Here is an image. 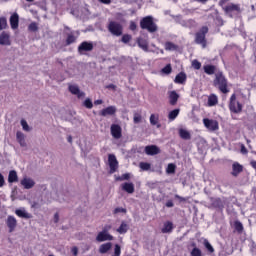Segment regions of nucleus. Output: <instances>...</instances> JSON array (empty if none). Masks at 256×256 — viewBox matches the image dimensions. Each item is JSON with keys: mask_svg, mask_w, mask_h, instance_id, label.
Returning <instances> with one entry per match:
<instances>
[{"mask_svg": "<svg viewBox=\"0 0 256 256\" xmlns=\"http://www.w3.org/2000/svg\"><path fill=\"white\" fill-rule=\"evenodd\" d=\"M54 223H59V212H56L53 217Z\"/></svg>", "mask_w": 256, "mask_h": 256, "instance_id": "864d4df0", "label": "nucleus"}, {"mask_svg": "<svg viewBox=\"0 0 256 256\" xmlns=\"http://www.w3.org/2000/svg\"><path fill=\"white\" fill-rule=\"evenodd\" d=\"M102 104H103V100L94 101V105H102Z\"/></svg>", "mask_w": 256, "mask_h": 256, "instance_id": "e2e57ef3", "label": "nucleus"}, {"mask_svg": "<svg viewBox=\"0 0 256 256\" xmlns=\"http://www.w3.org/2000/svg\"><path fill=\"white\" fill-rule=\"evenodd\" d=\"M224 9L225 13H227L229 17H235V15H239V13H241V8L237 4H229Z\"/></svg>", "mask_w": 256, "mask_h": 256, "instance_id": "0eeeda50", "label": "nucleus"}, {"mask_svg": "<svg viewBox=\"0 0 256 256\" xmlns=\"http://www.w3.org/2000/svg\"><path fill=\"white\" fill-rule=\"evenodd\" d=\"M175 197H176V199H179L180 201H186L185 198H183V197H181L179 195H176Z\"/></svg>", "mask_w": 256, "mask_h": 256, "instance_id": "338daca9", "label": "nucleus"}, {"mask_svg": "<svg viewBox=\"0 0 256 256\" xmlns=\"http://www.w3.org/2000/svg\"><path fill=\"white\" fill-rule=\"evenodd\" d=\"M186 79L187 76L185 75V73H179L175 78V83L183 84L185 83Z\"/></svg>", "mask_w": 256, "mask_h": 256, "instance_id": "473e14b6", "label": "nucleus"}, {"mask_svg": "<svg viewBox=\"0 0 256 256\" xmlns=\"http://www.w3.org/2000/svg\"><path fill=\"white\" fill-rule=\"evenodd\" d=\"M77 37H79V33L69 34L66 39V45H71L72 43H75V41H77Z\"/></svg>", "mask_w": 256, "mask_h": 256, "instance_id": "c756f323", "label": "nucleus"}, {"mask_svg": "<svg viewBox=\"0 0 256 256\" xmlns=\"http://www.w3.org/2000/svg\"><path fill=\"white\" fill-rule=\"evenodd\" d=\"M108 30L115 37H121L123 35V26L119 22L111 21L108 25Z\"/></svg>", "mask_w": 256, "mask_h": 256, "instance_id": "20e7f679", "label": "nucleus"}, {"mask_svg": "<svg viewBox=\"0 0 256 256\" xmlns=\"http://www.w3.org/2000/svg\"><path fill=\"white\" fill-rule=\"evenodd\" d=\"M217 103H219V98L217 97V95L211 94L208 97V106L209 107H215V105H217Z\"/></svg>", "mask_w": 256, "mask_h": 256, "instance_id": "cd10ccee", "label": "nucleus"}, {"mask_svg": "<svg viewBox=\"0 0 256 256\" xmlns=\"http://www.w3.org/2000/svg\"><path fill=\"white\" fill-rule=\"evenodd\" d=\"M139 167L142 171H149V169H151V164L147 162H140Z\"/></svg>", "mask_w": 256, "mask_h": 256, "instance_id": "58836bf2", "label": "nucleus"}, {"mask_svg": "<svg viewBox=\"0 0 256 256\" xmlns=\"http://www.w3.org/2000/svg\"><path fill=\"white\" fill-rule=\"evenodd\" d=\"M214 85L218 87L222 93H229V89H227V79H225L222 73L216 74Z\"/></svg>", "mask_w": 256, "mask_h": 256, "instance_id": "f03ea898", "label": "nucleus"}, {"mask_svg": "<svg viewBox=\"0 0 256 256\" xmlns=\"http://www.w3.org/2000/svg\"><path fill=\"white\" fill-rule=\"evenodd\" d=\"M177 169V166L173 163L168 164L166 168V173L168 175H173L175 173V170Z\"/></svg>", "mask_w": 256, "mask_h": 256, "instance_id": "f704fd0d", "label": "nucleus"}, {"mask_svg": "<svg viewBox=\"0 0 256 256\" xmlns=\"http://www.w3.org/2000/svg\"><path fill=\"white\" fill-rule=\"evenodd\" d=\"M162 73H166V75H169V73H171V64L166 65V66L162 69Z\"/></svg>", "mask_w": 256, "mask_h": 256, "instance_id": "de8ad7c7", "label": "nucleus"}, {"mask_svg": "<svg viewBox=\"0 0 256 256\" xmlns=\"http://www.w3.org/2000/svg\"><path fill=\"white\" fill-rule=\"evenodd\" d=\"M117 233H120V235H124V233H127L129 231V225L126 224V222H122L120 227L116 229Z\"/></svg>", "mask_w": 256, "mask_h": 256, "instance_id": "7c9ffc66", "label": "nucleus"}, {"mask_svg": "<svg viewBox=\"0 0 256 256\" xmlns=\"http://www.w3.org/2000/svg\"><path fill=\"white\" fill-rule=\"evenodd\" d=\"M107 88H108V89H115V85L110 84V85L107 86Z\"/></svg>", "mask_w": 256, "mask_h": 256, "instance_id": "774afa93", "label": "nucleus"}, {"mask_svg": "<svg viewBox=\"0 0 256 256\" xmlns=\"http://www.w3.org/2000/svg\"><path fill=\"white\" fill-rule=\"evenodd\" d=\"M102 231H106V233H109V231H111V225H106Z\"/></svg>", "mask_w": 256, "mask_h": 256, "instance_id": "4d7b16f0", "label": "nucleus"}, {"mask_svg": "<svg viewBox=\"0 0 256 256\" xmlns=\"http://www.w3.org/2000/svg\"><path fill=\"white\" fill-rule=\"evenodd\" d=\"M241 153H243L244 155L247 153V148H245L244 145L241 146Z\"/></svg>", "mask_w": 256, "mask_h": 256, "instance_id": "052dcab7", "label": "nucleus"}, {"mask_svg": "<svg viewBox=\"0 0 256 256\" xmlns=\"http://www.w3.org/2000/svg\"><path fill=\"white\" fill-rule=\"evenodd\" d=\"M204 246L210 253H214L215 249H213V246L211 245V243H209V241L205 240Z\"/></svg>", "mask_w": 256, "mask_h": 256, "instance_id": "a19ab883", "label": "nucleus"}, {"mask_svg": "<svg viewBox=\"0 0 256 256\" xmlns=\"http://www.w3.org/2000/svg\"><path fill=\"white\" fill-rule=\"evenodd\" d=\"M130 29H131V31H135L137 29V24H135V22H131Z\"/></svg>", "mask_w": 256, "mask_h": 256, "instance_id": "5fc2aeb1", "label": "nucleus"}, {"mask_svg": "<svg viewBox=\"0 0 256 256\" xmlns=\"http://www.w3.org/2000/svg\"><path fill=\"white\" fill-rule=\"evenodd\" d=\"M108 163L110 167V173H115L117 171V167H119V162L117 161V157L115 155L110 154L108 156Z\"/></svg>", "mask_w": 256, "mask_h": 256, "instance_id": "9d476101", "label": "nucleus"}, {"mask_svg": "<svg viewBox=\"0 0 256 256\" xmlns=\"http://www.w3.org/2000/svg\"><path fill=\"white\" fill-rule=\"evenodd\" d=\"M16 141H18L20 147H27V142L25 141V134H23V132L16 133Z\"/></svg>", "mask_w": 256, "mask_h": 256, "instance_id": "412c9836", "label": "nucleus"}, {"mask_svg": "<svg viewBox=\"0 0 256 256\" xmlns=\"http://www.w3.org/2000/svg\"><path fill=\"white\" fill-rule=\"evenodd\" d=\"M100 3H104V5H109L111 3V0H99Z\"/></svg>", "mask_w": 256, "mask_h": 256, "instance_id": "bf43d9fd", "label": "nucleus"}, {"mask_svg": "<svg viewBox=\"0 0 256 256\" xmlns=\"http://www.w3.org/2000/svg\"><path fill=\"white\" fill-rule=\"evenodd\" d=\"M168 97L170 105H177V101H179V95L175 91L168 92Z\"/></svg>", "mask_w": 256, "mask_h": 256, "instance_id": "aec40b11", "label": "nucleus"}, {"mask_svg": "<svg viewBox=\"0 0 256 256\" xmlns=\"http://www.w3.org/2000/svg\"><path fill=\"white\" fill-rule=\"evenodd\" d=\"M137 44L142 49L143 51H149V42H147L146 39L143 38H138L137 39Z\"/></svg>", "mask_w": 256, "mask_h": 256, "instance_id": "b1692460", "label": "nucleus"}, {"mask_svg": "<svg viewBox=\"0 0 256 256\" xmlns=\"http://www.w3.org/2000/svg\"><path fill=\"white\" fill-rule=\"evenodd\" d=\"M146 155H159L161 153V149L157 145H149L145 147Z\"/></svg>", "mask_w": 256, "mask_h": 256, "instance_id": "ddd939ff", "label": "nucleus"}, {"mask_svg": "<svg viewBox=\"0 0 256 256\" xmlns=\"http://www.w3.org/2000/svg\"><path fill=\"white\" fill-rule=\"evenodd\" d=\"M94 45L93 42H82L78 47V52L80 54L85 53V51H91L93 49Z\"/></svg>", "mask_w": 256, "mask_h": 256, "instance_id": "2eb2a0df", "label": "nucleus"}, {"mask_svg": "<svg viewBox=\"0 0 256 256\" xmlns=\"http://www.w3.org/2000/svg\"><path fill=\"white\" fill-rule=\"evenodd\" d=\"M10 25H11L12 29H18V27H19V14L14 13L10 17Z\"/></svg>", "mask_w": 256, "mask_h": 256, "instance_id": "a211bd4d", "label": "nucleus"}, {"mask_svg": "<svg viewBox=\"0 0 256 256\" xmlns=\"http://www.w3.org/2000/svg\"><path fill=\"white\" fill-rule=\"evenodd\" d=\"M150 125L156 126L157 129H161V123H159V114L150 115Z\"/></svg>", "mask_w": 256, "mask_h": 256, "instance_id": "4be33fe9", "label": "nucleus"}, {"mask_svg": "<svg viewBox=\"0 0 256 256\" xmlns=\"http://www.w3.org/2000/svg\"><path fill=\"white\" fill-rule=\"evenodd\" d=\"M56 195H57V193L52 194L53 199H55L56 201H62L61 198L59 196H56Z\"/></svg>", "mask_w": 256, "mask_h": 256, "instance_id": "13d9d810", "label": "nucleus"}, {"mask_svg": "<svg viewBox=\"0 0 256 256\" xmlns=\"http://www.w3.org/2000/svg\"><path fill=\"white\" fill-rule=\"evenodd\" d=\"M122 189L129 194L135 193V185H133V183L126 182L122 184Z\"/></svg>", "mask_w": 256, "mask_h": 256, "instance_id": "393cba45", "label": "nucleus"}, {"mask_svg": "<svg viewBox=\"0 0 256 256\" xmlns=\"http://www.w3.org/2000/svg\"><path fill=\"white\" fill-rule=\"evenodd\" d=\"M19 181V176L17 171L11 170L8 175V183H17Z\"/></svg>", "mask_w": 256, "mask_h": 256, "instance_id": "bb28decb", "label": "nucleus"}, {"mask_svg": "<svg viewBox=\"0 0 256 256\" xmlns=\"http://www.w3.org/2000/svg\"><path fill=\"white\" fill-rule=\"evenodd\" d=\"M207 33H209V28H207V26H204L196 34L195 41H196V43H198V45H202L203 49H205L207 47V40H205V35H207Z\"/></svg>", "mask_w": 256, "mask_h": 256, "instance_id": "7ed1b4c3", "label": "nucleus"}, {"mask_svg": "<svg viewBox=\"0 0 256 256\" xmlns=\"http://www.w3.org/2000/svg\"><path fill=\"white\" fill-rule=\"evenodd\" d=\"M204 72L207 73V75H213L215 73V66L213 65L204 66Z\"/></svg>", "mask_w": 256, "mask_h": 256, "instance_id": "c9c22d12", "label": "nucleus"}, {"mask_svg": "<svg viewBox=\"0 0 256 256\" xmlns=\"http://www.w3.org/2000/svg\"><path fill=\"white\" fill-rule=\"evenodd\" d=\"M192 256H201V250L199 248H194L191 252Z\"/></svg>", "mask_w": 256, "mask_h": 256, "instance_id": "09e8293b", "label": "nucleus"}, {"mask_svg": "<svg viewBox=\"0 0 256 256\" xmlns=\"http://www.w3.org/2000/svg\"><path fill=\"white\" fill-rule=\"evenodd\" d=\"M0 45H11V36L7 32L0 34Z\"/></svg>", "mask_w": 256, "mask_h": 256, "instance_id": "f3484780", "label": "nucleus"}, {"mask_svg": "<svg viewBox=\"0 0 256 256\" xmlns=\"http://www.w3.org/2000/svg\"><path fill=\"white\" fill-rule=\"evenodd\" d=\"M21 125L24 131H31V128H29V124H27V121L21 120Z\"/></svg>", "mask_w": 256, "mask_h": 256, "instance_id": "c03bdc74", "label": "nucleus"}, {"mask_svg": "<svg viewBox=\"0 0 256 256\" xmlns=\"http://www.w3.org/2000/svg\"><path fill=\"white\" fill-rule=\"evenodd\" d=\"M250 164H251V167H253V169H256V161L255 160H252L250 162Z\"/></svg>", "mask_w": 256, "mask_h": 256, "instance_id": "0e129e2a", "label": "nucleus"}, {"mask_svg": "<svg viewBox=\"0 0 256 256\" xmlns=\"http://www.w3.org/2000/svg\"><path fill=\"white\" fill-rule=\"evenodd\" d=\"M192 67L199 70L201 69V62L197 61V60H193L192 61Z\"/></svg>", "mask_w": 256, "mask_h": 256, "instance_id": "a18cd8bd", "label": "nucleus"}, {"mask_svg": "<svg viewBox=\"0 0 256 256\" xmlns=\"http://www.w3.org/2000/svg\"><path fill=\"white\" fill-rule=\"evenodd\" d=\"M3 185H5V177H3V176L0 174V187H3Z\"/></svg>", "mask_w": 256, "mask_h": 256, "instance_id": "6e6d98bb", "label": "nucleus"}, {"mask_svg": "<svg viewBox=\"0 0 256 256\" xmlns=\"http://www.w3.org/2000/svg\"><path fill=\"white\" fill-rule=\"evenodd\" d=\"M171 231H173V223L166 222L162 229V233H171Z\"/></svg>", "mask_w": 256, "mask_h": 256, "instance_id": "72a5a7b5", "label": "nucleus"}, {"mask_svg": "<svg viewBox=\"0 0 256 256\" xmlns=\"http://www.w3.org/2000/svg\"><path fill=\"white\" fill-rule=\"evenodd\" d=\"M166 51H175L177 49V46L173 44L172 42H166L164 45Z\"/></svg>", "mask_w": 256, "mask_h": 256, "instance_id": "4c0bfd02", "label": "nucleus"}, {"mask_svg": "<svg viewBox=\"0 0 256 256\" xmlns=\"http://www.w3.org/2000/svg\"><path fill=\"white\" fill-rule=\"evenodd\" d=\"M6 225L9 228V233H13L17 227V219L14 216H8Z\"/></svg>", "mask_w": 256, "mask_h": 256, "instance_id": "9b49d317", "label": "nucleus"}, {"mask_svg": "<svg viewBox=\"0 0 256 256\" xmlns=\"http://www.w3.org/2000/svg\"><path fill=\"white\" fill-rule=\"evenodd\" d=\"M117 213H127V210L125 208L118 207L114 210V214L117 215Z\"/></svg>", "mask_w": 256, "mask_h": 256, "instance_id": "8fccbe9b", "label": "nucleus"}, {"mask_svg": "<svg viewBox=\"0 0 256 256\" xmlns=\"http://www.w3.org/2000/svg\"><path fill=\"white\" fill-rule=\"evenodd\" d=\"M234 227H235L236 231H238L239 233H241V231H243V224L239 221H236L234 223Z\"/></svg>", "mask_w": 256, "mask_h": 256, "instance_id": "79ce46f5", "label": "nucleus"}, {"mask_svg": "<svg viewBox=\"0 0 256 256\" xmlns=\"http://www.w3.org/2000/svg\"><path fill=\"white\" fill-rule=\"evenodd\" d=\"M179 136L181 137V139H184L186 141H189V139H191V133L183 128L179 129Z\"/></svg>", "mask_w": 256, "mask_h": 256, "instance_id": "c85d7f7f", "label": "nucleus"}, {"mask_svg": "<svg viewBox=\"0 0 256 256\" xmlns=\"http://www.w3.org/2000/svg\"><path fill=\"white\" fill-rule=\"evenodd\" d=\"M113 239H114L113 235L103 230L99 232L98 235L96 236V241H98V243H103L105 241H113Z\"/></svg>", "mask_w": 256, "mask_h": 256, "instance_id": "1a4fd4ad", "label": "nucleus"}, {"mask_svg": "<svg viewBox=\"0 0 256 256\" xmlns=\"http://www.w3.org/2000/svg\"><path fill=\"white\" fill-rule=\"evenodd\" d=\"M241 171H243V166L237 162H235L232 165V175L234 177H237V175H239V173H241Z\"/></svg>", "mask_w": 256, "mask_h": 256, "instance_id": "a878e982", "label": "nucleus"}, {"mask_svg": "<svg viewBox=\"0 0 256 256\" xmlns=\"http://www.w3.org/2000/svg\"><path fill=\"white\" fill-rule=\"evenodd\" d=\"M15 213L18 217L22 219H31V214L25 210V208L15 210Z\"/></svg>", "mask_w": 256, "mask_h": 256, "instance_id": "6ab92c4d", "label": "nucleus"}, {"mask_svg": "<svg viewBox=\"0 0 256 256\" xmlns=\"http://www.w3.org/2000/svg\"><path fill=\"white\" fill-rule=\"evenodd\" d=\"M7 29V18L1 17L0 18V31Z\"/></svg>", "mask_w": 256, "mask_h": 256, "instance_id": "ea45409f", "label": "nucleus"}, {"mask_svg": "<svg viewBox=\"0 0 256 256\" xmlns=\"http://www.w3.org/2000/svg\"><path fill=\"white\" fill-rule=\"evenodd\" d=\"M115 113H117V108L115 106H109L105 109H102L99 112V115H101V117H109L111 115H115Z\"/></svg>", "mask_w": 256, "mask_h": 256, "instance_id": "f8f14e48", "label": "nucleus"}, {"mask_svg": "<svg viewBox=\"0 0 256 256\" xmlns=\"http://www.w3.org/2000/svg\"><path fill=\"white\" fill-rule=\"evenodd\" d=\"M28 30L31 31L32 33L39 31V24H37V22L30 23L28 26Z\"/></svg>", "mask_w": 256, "mask_h": 256, "instance_id": "e433bc0d", "label": "nucleus"}, {"mask_svg": "<svg viewBox=\"0 0 256 256\" xmlns=\"http://www.w3.org/2000/svg\"><path fill=\"white\" fill-rule=\"evenodd\" d=\"M179 109H174L171 112H169L168 114V119L170 121H175V119H177V117H179Z\"/></svg>", "mask_w": 256, "mask_h": 256, "instance_id": "2f4dec72", "label": "nucleus"}, {"mask_svg": "<svg viewBox=\"0 0 256 256\" xmlns=\"http://www.w3.org/2000/svg\"><path fill=\"white\" fill-rule=\"evenodd\" d=\"M229 109L232 113H241V111H243V105L237 101L235 94L230 98Z\"/></svg>", "mask_w": 256, "mask_h": 256, "instance_id": "39448f33", "label": "nucleus"}, {"mask_svg": "<svg viewBox=\"0 0 256 256\" xmlns=\"http://www.w3.org/2000/svg\"><path fill=\"white\" fill-rule=\"evenodd\" d=\"M71 253L74 255V256H77L79 255V249L77 247H72L71 249Z\"/></svg>", "mask_w": 256, "mask_h": 256, "instance_id": "3c124183", "label": "nucleus"}, {"mask_svg": "<svg viewBox=\"0 0 256 256\" xmlns=\"http://www.w3.org/2000/svg\"><path fill=\"white\" fill-rule=\"evenodd\" d=\"M113 247V244L110 242L104 243L102 245H100L99 247V253H101L102 255H104V253H108L109 251H111V248Z\"/></svg>", "mask_w": 256, "mask_h": 256, "instance_id": "5701e85b", "label": "nucleus"}, {"mask_svg": "<svg viewBox=\"0 0 256 256\" xmlns=\"http://www.w3.org/2000/svg\"><path fill=\"white\" fill-rule=\"evenodd\" d=\"M203 124L206 127V129H208L209 131L219 130V122H217V120L204 118L203 119Z\"/></svg>", "mask_w": 256, "mask_h": 256, "instance_id": "423d86ee", "label": "nucleus"}, {"mask_svg": "<svg viewBox=\"0 0 256 256\" xmlns=\"http://www.w3.org/2000/svg\"><path fill=\"white\" fill-rule=\"evenodd\" d=\"M140 27L142 29H147L149 33H155V31H157V24L153 22V18L151 16L143 18L140 22Z\"/></svg>", "mask_w": 256, "mask_h": 256, "instance_id": "f257e3e1", "label": "nucleus"}, {"mask_svg": "<svg viewBox=\"0 0 256 256\" xmlns=\"http://www.w3.org/2000/svg\"><path fill=\"white\" fill-rule=\"evenodd\" d=\"M111 135L114 139H121V126L117 124L111 125Z\"/></svg>", "mask_w": 256, "mask_h": 256, "instance_id": "dca6fc26", "label": "nucleus"}, {"mask_svg": "<svg viewBox=\"0 0 256 256\" xmlns=\"http://www.w3.org/2000/svg\"><path fill=\"white\" fill-rule=\"evenodd\" d=\"M84 107H86L87 109H93V102L91 101V99L87 98L84 101Z\"/></svg>", "mask_w": 256, "mask_h": 256, "instance_id": "37998d69", "label": "nucleus"}, {"mask_svg": "<svg viewBox=\"0 0 256 256\" xmlns=\"http://www.w3.org/2000/svg\"><path fill=\"white\" fill-rule=\"evenodd\" d=\"M121 179H122V180H127V179H129V174H123Z\"/></svg>", "mask_w": 256, "mask_h": 256, "instance_id": "69168bd1", "label": "nucleus"}, {"mask_svg": "<svg viewBox=\"0 0 256 256\" xmlns=\"http://www.w3.org/2000/svg\"><path fill=\"white\" fill-rule=\"evenodd\" d=\"M141 115L139 114H135L134 115V123H139L141 121Z\"/></svg>", "mask_w": 256, "mask_h": 256, "instance_id": "603ef678", "label": "nucleus"}, {"mask_svg": "<svg viewBox=\"0 0 256 256\" xmlns=\"http://www.w3.org/2000/svg\"><path fill=\"white\" fill-rule=\"evenodd\" d=\"M20 185L23 187V189H33L35 187V179L29 177V176H24L20 180Z\"/></svg>", "mask_w": 256, "mask_h": 256, "instance_id": "6e6552de", "label": "nucleus"}, {"mask_svg": "<svg viewBox=\"0 0 256 256\" xmlns=\"http://www.w3.org/2000/svg\"><path fill=\"white\" fill-rule=\"evenodd\" d=\"M173 201L169 200L167 203H166V207H173Z\"/></svg>", "mask_w": 256, "mask_h": 256, "instance_id": "680f3d73", "label": "nucleus"}, {"mask_svg": "<svg viewBox=\"0 0 256 256\" xmlns=\"http://www.w3.org/2000/svg\"><path fill=\"white\" fill-rule=\"evenodd\" d=\"M131 41V35L125 34L122 36V43H129Z\"/></svg>", "mask_w": 256, "mask_h": 256, "instance_id": "49530a36", "label": "nucleus"}, {"mask_svg": "<svg viewBox=\"0 0 256 256\" xmlns=\"http://www.w3.org/2000/svg\"><path fill=\"white\" fill-rule=\"evenodd\" d=\"M69 91L72 93V95H76L78 99H83V97H85V92H82L79 89V86L75 84L69 86Z\"/></svg>", "mask_w": 256, "mask_h": 256, "instance_id": "4468645a", "label": "nucleus"}]
</instances>
